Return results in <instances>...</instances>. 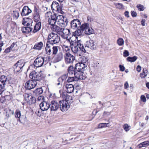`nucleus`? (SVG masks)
Here are the masks:
<instances>
[{
    "label": "nucleus",
    "instance_id": "1",
    "mask_svg": "<svg viewBox=\"0 0 149 149\" xmlns=\"http://www.w3.org/2000/svg\"><path fill=\"white\" fill-rule=\"evenodd\" d=\"M84 31L86 35H90L94 33V30L89 26V24L87 23L82 24L79 27V29L75 31L72 35L70 33V29H66V33H68L66 35V41L67 43L70 44L72 50L74 52H78V48L83 52H86L83 45L81 44V41L80 40L77 39L78 37L77 36L82 35Z\"/></svg>",
    "mask_w": 149,
    "mask_h": 149
},
{
    "label": "nucleus",
    "instance_id": "2",
    "mask_svg": "<svg viewBox=\"0 0 149 149\" xmlns=\"http://www.w3.org/2000/svg\"><path fill=\"white\" fill-rule=\"evenodd\" d=\"M74 67L75 70L78 74V77L82 80L85 79L86 78V76L85 74L84 73V72L87 69V65L85 63L79 62L75 64Z\"/></svg>",
    "mask_w": 149,
    "mask_h": 149
},
{
    "label": "nucleus",
    "instance_id": "3",
    "mask_svg": "<svg viewBox=\"0 0 149 149\" xmlns=\"http://www.w3.org/2000/svg\"><path fill=\"white\" fill-rule=\"evenodd\" d=\"M60 40V38L58 35L57 34L52 33L48 35L47 43L53 45L58 43Z\"/></svg>",
    "mask_w": 149,
    "mask_h": 149
},
{
    "label": "nucleus",
    "instance_id": "4",
    "mask_svg": "<svg viewBox=\"0 0 149 149\" xmlns=\"http://www.w3.org/2000/svg\"><path fill=\"white\" fill-rule=\"evenodd\" d=\"M30 78L31 80H33L36 81H40L43 80L44 77L41 72H36L35 71H33L31 72L29 75Z\"/></svg>",
    "mask_w": 149,
    "mask_h": 149
},
{
    "label": "nucleus",
    "instance_id": "5",
    "mask_svg": "<svg viewBox=\"0 0 149 149\" xmlns=\"http://www.w3.org/2000/svg\"><path fill=\"white\" fill-rule=\"evenodd\" d=\"M51 19H50L56 21L58 24L61 26H64L65 25L64 23L65 21L64 20V17L62 15H59L56 16V14L54 13L53 15H51Z\"/></svg>",
    "mask_w": 149,
    "mask_h": 149
},
{
    "label": "nucleus",
    "instance_id": "6",
    "mask_svg": "<svg viewBox=\"0 0 149 149\" xmlns=\"http://www.w3.org/2000/svg\"><path fill=\"white\" fill-rule=\"evenodd\" d=\"M62 28H60L58 26L54 25L51 27V29L53 31L59 33L63 38H65V35L63 31L65 30L64 26Z\"/></svg>",
    "mask_w": 149,
    "mask_h": 149
},
{
    "label": "nucleus",
    "instance_id": "7",
    "mask_svg": "<svg viewBox=\"0 0 149 149\" xmlns=\"http://www.w3.org/2000/svg\"><path fill=\"white\" fill-rule=\"evenodd\" d=\"M24 100L26 101L28 104H31L35 103L36 99L32 96L31 95L26 93L24 94Z\"/></svg>",
    "mask_w": 149,
    "mask_h": 149
},
{
    "label": "nucleus",
    "instance_id": "8",
    "mask_svg": "<svg viewBox=\"0 0 149 149\" xmlns=\"http://www.w3.org/2000/svg\"><path fill=\"white\" fill-rule=\"evenodd\" d=\"M22 61L21 60H19L15 65L13 67L14 73L20 72L22 70V68L24 65L22 63Z\"/></svg>",
    "mask_w": 149,
    "mask_h": 149
},
{
    "label": "nucleus",
    "instance_id": "9",
    "mask_svg": "<svg viewBox=\"0 0 149 149\" xmlns=\"http://www.w3.org/2000/svg\"><path fill=\"white\" fill-rule=\"evenodd\" d=\"M37 84V81L33 80H30L27 81L25 85L26 89L31 90L34 88Z\"/></svg>",
    "mask_w": 149,
    "mask_h": 149
},
{
    "label": "nucleus",
    "instance_id": "10",
    "mask_svg": "<svg viewBox=\"0 0 149 149\" xmlns=\"http://www.w3.org/2000/svg\"><path fill=\"white\" fill-rule=\"evenodd\" d=\"M81 22L79 19H74L70 22L71 28L73 29H77V30L79 29V27L81 26Z\"/></svg>",
    "mask_w": 149,
    "mask_h": 149
},
{
    "label": "nucleus",
    "instance_id": "11",
    "mask_svg": "<svg viewBox=\"0 0 149 149\" xmlns=\"http://www.w3.org/2000/svg\"><path fill=\"white\" fill-rule=\"evenodd\" d=\"M44 62V59L43 57H38L35 60L33 65L37 68L40 67L43 65Z\"/></svg>",
    "mask_w": 149,
    "mask_h": 149
},
{
    "label": "nucleus",
    "instance_id": "12",
    "mask_svg": "<svg viewBox=\"0 0 149 149\" xmlns=\"http://www.w3.org/2000/svg\"><path fill=\"white\" fill-rule=\"evenodd\" d=\"M40 10L36 6H35L33 17L35 21L38 22L40 18Z\"/></svg>",
    "mask_w": 149,
    "mask_h": 149
},
{
    "label": "nucleus",
    "instance_id": "13",
    "mask_svg": "<svg viewBox=\"0 0 149 149\" xmlns=\"http://www.w3.org/2000/svg\"><path fill=\"white\" fill-rule=\"evenodd\" d=\"M97 45L95 41L91 40L87 41L85 43V48H89L91 49H95L96 48Z\"/></svg>",
    "mask_w": 149,
    "mask_h": 149
},
{
    "label": "nucleus",
    "instance_id": "14",
    "mask_svg": "<svg viewBox=\"0 0 149 149\" xmlns=\"http://www.w3.org/2000/svg\"><path fill=\"white\" fill-rule=\"evenodd\" d=\"M77 72L75 70V67L74 68L73 66L70 65L68 66L67 75H70L74 74L75 77H79L78 74L77 73Z\"/></svg>",
    "mask_w": 149,
    "mask_h": 149
},
{
    "label": "nucleus",
    "instance_id": "15",
    "mask_svg": "<svg viewBox=\"0 0 149 149\" xmlns=\"http://www.w3.org/2000/svg\"><path fill=\"white\" fill-rule=\"evenodd\" d=\"M40 109L43 111H46L48 110L50 106V104L46 102H42L40 104Z\"/></svg>",
    "mask_w": 149,
    "mask_h": 149
},
{
    "label": "nucleus",
    "instance_id": "16",
    "mask_svg": "<svg viewBox=\"0 0 149 149\" xmlns=\"http://www.w3.org/2000/svg\"><path fill=\"white\" fill-rule=\"evenodd\" d=\"M31 10L27 6H24L22 9L21 13V15L23 16L28 15L31 13Z\"/></svg>",
    "mask_w": 149,
    "mask_h": 149
},
{
    "label": "nucleus",
    "instance_id": "17",
    "mask_svg": "<svg viewBox=\"0 0 149 149\" xmlns=\"http://www.w3.org/2000/svg\"><path fill=\"white\" fill-rule=\"evenodd\" d=\"M75 57L69 52L66 53V64L72 63Z\"/></svg>",
    "mask_w": 149,
    "mask_h": 149
},
{
    "label": "nucleus",
    "instance_id": "18",
    "mask_svg": "<svg viewBox=\"0 0 149 149\" xmlns=\"http://www.w3.org/2000/svg\"><path fill=\"white\" fill-rule=\"evenodd\" d=\"M51 104L50 108L51 111H56L58 109L59 105L58 102L55 100L52 101L51 102Z\"/></svg>",
    "mask_w": 149,
    "mask_h": 149
},
{
    "label": "nucleus",
    "instance_id": "19",
    "mask_svg": "<svg viewBox=\"0 0 149 149\" xmlns=\"http://www.w3.org/2000/svg\"><path fill=\"white\" fill-rule=\"evenodd\" d=\"M52 9L53 10L57 11L60 9V7L58 3L56 1H53L51 6Z\"/></svg>",
    "mask_w": 149,
    "mask_h": 149
},
{
    "label": "nucleus",
    "instance_id": "20",
    "mask_svg": "<svg viewBox=\"0 0 149 149\" xmlns=\"http://www.w3.org/2000/svg\"><path fill=\"white\" fill-rule=\"evenodd\" d=\"M66 88L67 89V92L68 93H71L73 91L74 88L72 84H67L66 82Z\"/></svg>",
    "mask_w": 149,
    "mask_h": 149
},
{
    "label": "nucleus",
    "instance_id": "21",
    "mask_svg": "<svg viewBox=\"0 0 149 149\" xmlns=\"http://www.w3.org/2000/svg\"><path fill=\"white\" fill-rule=\"evenodd\" d=\"M41 27V23L39 22L37 23L34 26V29L33 31V32L35 33L39 31Z\"/></svg>",
    "mask_w": 149,
    "mask_h": 149
},
{
    "label": "nucleus",
    "instance_id": "22",
    "mask_svg": "<svg viewBox=\"0 0 149 149\" xmlns=\"http://www.w3.org/2000/svg\"><path fill=\"white\" fill-rule=\"evenodd\" d=\"M64 100H63L62 101L60 100L59 102V103L60 105V109L63 112H64L65 111V103Z\"/></svg>",
    "mask_w": 149,
    "mask_h": 149
},
{
    "label": "nucleus",
    "instance_id": "23",
    "mask_svg": "<svg viewBox=\"0 0 149 149\" xmlns=\"http://www.w3.org/2000/svg\"><path fill=\"white\" fill-rule=\"evenodd\" d=\"M43 91L42 88H38L33 91V95L36 96H38L43 93Z\"/></svg>",
    "mask_w": 149,
    "mask_h": 149
},
{
    "label": "nucleus",
    "instance_id": "24",
    "mask_svg": "<svg viewBox=\"0 0 149 149\" xmlns=\"http://www.w3.org/2000/svg\"><path fill=\"white\" fill-rule=\"evenodd\" d=\"M32 30V28L29 27H22V31L24 33H28Z\"/></svg>",
    "mask_w": 149,
    "mask_h": 149
},
{
    "label": "nucleus",
    "instance_id": "25",
    "mask_svg": "<svg viewBox=\"0 0 149 149\" xmlns=\"http://www.w3.org/2000/svg\"><path fill=\"white\" fill-rule=\"evenodd\" d=\"M149 145V141H146L140 143L138 145V147L139 148H141L143 147H147Z\"/></svg>",
    "mask_w": 149,
    "mask_h": 149
},
{
    "label": "nucleus",
    "instance_id": "26",
    "mask_svg": "<svg viewBox=\"0 0 149 149\" xmlns=\"http://www.w3.org/2000/svg\"><path fill=\"white\" fill-rule=\"evenodd\" d=\"M79 80H82L81 79H80V78L78 77H69L67 80L68 83L72 82L74 81H77Z\"/></svg>",
    "mask_w": 149,
    "mask_h": 149
},
{
    "label": "nucleus",
    "instance_id": "27",
    "mask_svg": "<svg viewBox=\"0 0 149 149\" xmlns=\"http://www.w3.org/2000/svg\"><path fill=\"white\" fill-rule=\"evenodd\" d=\"M43 43L40 42L36 44L34 46L33 49H36L40 50L42 48L43 46Z\"/></svg>",
    "mask_w": 149,
    "mask_h": 149
},
{
    "label": "nucleus",
    "instance_id": "28",
    "mask_svg": "<svg viewBox=\"0 0 149 149\" xmlns=\"http://www.w3.org/2000/svg\"><path fill=\"white\" fill-rule=\"evenodd\" d=\"M49 44H48L47 42L46 46L45 47V49L47 54L50 55L51 53V49L50 48V46L49 45Z\"/></svg>",
    "mask_w": 149,
    "mask_h": 149
},
{
    "label": "nucleus",
    "instance_id": "29",
    "mask_svg": "<svg viewBox=\"0 0 149 149\" xmlns=\"http://www.w3.org/2000/svg\"><path fill=\"white\" fill-rule=\"evenodd\" d=\"M63 58V55L61 52H59L56 58V62H58L61 61Z\"/></svg>",
    "mask_w": 149,
    "mask_h": 149
},
{
    "label": "nucleus",
    "instance_id": "30",
    "mask_svg": "<svg viewBox=\"0 0 149 149\" xmlns=\"http://www.w3.org/2000/svg\"><path fill=\"white\" fill-rule=\"evenodd\" d=\"M148 71L146 68H143L142 71V72L140 74V77L141 78H143L146 77L147 75V73Z\"/></svg>",
    "mask_w": 149,
    "mask_h": 149
},
{
    "label": "nucleus",
    "instance_id": "31",
    "mask_svg": "<svg viewBox=\"0 0 149 149\" xmlns=\"http://www.w3.org/2000/svg\"><path fill=\"white\" fill-rule=\"evenodd\" d=\"M58 81L59 82L57 84L58 85L60 84V83L62 82L63 81H64V84H65V75L64 74L61 77H59L58 79Z\"/></svg>",
    "mask_w": 149,
    "mask_h": 149
},
{
    "label": "nucleus",
    "instance_id": "32",
    "mask_svg": "<svg viewBox=\"0 0 149 149\" xmlns=\"http://www.w3.org/2000/svg\"><path fill=\"white\" fill-rule=\"evenodd\" d=\"M8 83L10 85V86H12V87L13 86H14L15 85V81L13 78L10 77H8Z\"/></svg>",
    "mask_w": 149,
    "mask_h": 149
},
{
    "label": "nucleus",
    "instance_id": "33",
    "mask_svg": "<svg viewBox=\"0 0 149 149\" xmlns=\"http://www.w3.org/2000/svg\"><path fill=\"white\" fill-rule=\"evenodd\" d=\"M137 58V57L136 56H134L133 57L130 56L128 57L127 58V61L130 62H134L135 61Z\"/></svg>",
    "mask_w": 149,
    "mask_h": 149
},
{
    "label": "nucleus",
    "instance_id": "34",
    "mask_svg": "<svg viewBox=\"0 0 149 149\" xmlns=\"http://www.w3.org/2000/svg\"><path fill=\"white\" fill-rule=\"evenodd\" d=\"M28 22H33V21L31 19L28 18H24L22 21V24L25 25V24Z\"/></svg>",
    "mask_w": 149,
    "mask_h": 149
},
{
    "label": "nucleus",
    "instance_id": "35",
    "mask_svg": "<svg viewBox=\"0 0 149 149\" xmlns=\"http://www.w3.org/2000/svg\"><path fill=\"white\" fill-rule=\"evenodd\" d=\"M116 8L119 9L123 10L124 9V6L123 5L120 3H115Z\"/></svg>",
    "mask_w": 149,
    "mask_h": 149
},
{
    "label": "nucleus",
    "instance_id": "36",
    "mask_svg": "<svg viewBox=\"0 0 149 149\" xmlns=\"http://www.w3.org/2000/svg\"><path fill=\"white\" fill-rule=\"evenodd\" d=\"M117 43L119 46H121L123 45L124 41L122 38H119L117 40Z\"/></svg>",
    "mask_w": 149,
    "mask_h": 149
},
{
    "label": "nucleus",
    "instance_id": "37",
    "mask_svg": "<svg viewBox=\"0 0 149 149\" xmlns=\"http://www.w3.org/2000/svg\"><path fill=\"white\" fill-rule=\"evenodd\" d=\"M15 117L19 118V119L21 116L20 111L18 109L15 112Z\"/></svg>",
    "mask_w": 149,
    "mask_h": 149
},
{
    "label": "nucleus",
    "instance_id": "38",
    "mask_svg": "<svg viewBox=\"0 0 149 149\" xmlns=\"http://www.w3.org/2000/svg\"><path fill=\"white\" fill-rule=\"evenodd\" d=\"M108 124H109L108 123H100L98 125V127L99 128H102L107 126V125Z\"/></svg>",
    "mask_w": 149,
    "mask_h": 149
},
{
    "label": "nucleus",
    "instance_id": "39",
    "mask_svg": "<svg viewBox=\"0 0 149 149\" xmlns=\"http://www.w3.org/2000/svg\"><path fill=\"white\" fill-rule=\"evenodd\" d=\"M13 15L14 17L17 19L19 16V13L17 11H13Z\"/></svg>",
    "mask_w": 149,
    "mask_h": 149
},
{
    "label": "nucleus",
    "instance_id": "40",
    "mask_svg": "<svg viewBox=\"0 0 149 149\" xmlns=\"http://www.w3.org/2000/svg\"><path fill=\"white\" fill-rule=\"evenodd\" d=\"M8 78L5 75H2L0 77V80H2L3 82H6L8 81Z\"/></svg>",
    "mask_w": 149,
    "mask_h": 149
},
{
    "label": "nucleus",
    "instance_id": "41",
    "mask_svg": "<svg viewBox=\"0 0 149 149\" xmlns=\"http://www.w3.org/2000/svg\"><path fill=\"white\" fill-rule=\"evenodd\" d=\"M26 120V117L25 116H22L19 118V120L20 122L22 123H24Z\"/></svg>",
    "mask_w": 149,
    "mask_h": 149
},
{
    "label": "nucleus",
    "instance_id": "42",
    "mask_svg": "<svg viewBox=\"0 0 149 149\" xmlns=\"http://www.w3.org/2000/svg\"><path fill=\"white\" fill-rule=\"evenodd\" d=\"M136 7L138 8L139 10L140 11H143L144 9L143 6L141 4L137 5L136 6Z\"/></svg>",
    "mask_w": 149,
    "mask_h": 149
},
{
    "label": "nucleus",
    "instance_id": "43",
    "mask_svg": "<svg viewBox=\"0 0 149 149\" xmlns=\"http://www.w3.org/2000/svg\"><path fill=\"white\" fill-rule=\"evenodd\" d=\"M52 54H53L55 55L58 52V48L57 46H54L52 48Z\"/></svg>",
    "mask_w": 149,
    "mask_h": 149
},
{
    "label": "nucleus",
    "instance_id": "44",
    "mask_svg": "<svg viewBox=\"0 0 149 149\" xmlns=\"http://www.w3.org/2000/svg\"><path fill=\"white\" fill-rule=\"evenodd\" d=\"M42 111L41 109H38L36 110L35 113L38 116H40L42 114Z\"/></svg>",
    "mask_w": 149,
    "mask_h": 149
},
{
    "label": "nucleus",
    "instance_id": "45",
    "mask_svg": "<svg viewBox=\"0 0 149 149\" xmlns=\"http://www.w3.org/2000/svg\"><path fill=\"white\" fill-rule=\"evenodd\" d=\"M56 21L54 20L50 19L49 18V24L52 26H53V25H54L56 23Z\"/></svg>",
    "mask_w": 149,
    "mask_h": 149
},
{
    "label": "nucleus",
    "instance_id": "46",
    "mask_svg": "<svg viewBox=\"0 0 149 149\" xmlns=\"http://www.w3.org/2000/svg\"><path fill=\"white\" fill-rule=\"evenodd\" d=\"M6 82L2 81V80H0V87L5 88V86L6 85Z\"/></svg>",
    "mask_w": 149,
    "mask_h": 149
},
{
    "label": "nucleus",
    "instance_id": "47",
    "mask_svg": "<svg viewBox=\"0 0 149 149\" xmlns=\"http://www.w3.org/2000/svg\"><path fill=\"white\" fill-rule=\"evenodd\" d=\"M81 59H82V60L80 63H81L85 64L86 62L87 61V58L85 56L81 57Z\"/></svg>",
    "mask_w": 149,
    "mask_h": 149
},
{
    "label": "nucleus",
    "instance_id": "48",
    "mask_svg": "<svg viewBox=\"0 0 149 149\" xmlns=\"http://www.w3.org/2000/svg\"><path fill=\"white\" fill-rule=\"evenodd\" d=\"M9 109H6L4 110L6 113V116L7 117H9L10 116V112H9L8 111Z\"/></svg>",
    "mask_w": 149,
    "mask_h": 149
},
{
    "label": "nucleus",
    "instance_id": "49",
    "mask_svg": "<svg viewBox=\"0 0 149 149\" xmlns=\"http://www.w3.org/2000/svg\"><path fill=\"white\" fill-rule=\"evenodd\" d=\"M129 53L128 51L126 50H125L123 52V56L124 57H126L129 56Z\"/></svg>",
    "mask_w": 149,
    "mask_h": 149
},
{
    "label": "nucleus",
    "instance_id": "50",
    "mask_svg": "<svg viewBox=\"0 0 149 149\" xmlns=\"http://www.w3.org/2000/svg\"><path fill=\"white\" fill-rule=\"evenodd\" d=\"M129 126L127 124H125L123 126V128L124 130L126 131H128L129 130Z\"/></svg>",
    "mask_w": 149,
    "mask_h": 149
},
{
    "label": "nucleus",
    "instance_id": "51",
    "mask_svg": "<svg viewBox=\"0 0 149 149\" xmlns=\"http://www.w3.org/2000/svg\"><path fill=\"white\" fill-rule=\"evenodd\" d=\"M141 99L143 102H146V100L145 96L143 95H142L141 96Z\"/></svg>",
    "mask_w": 149,
    "mask_h": 149
},
{
    "label": "nucleus",
    "instance_id": "52",
    "mask_svg": "<svg viewBox=\"0 0 149 149\" xmlns=\"http://www.w3.org/2000/svg\"><path fill=\"white\" fill-rule=\"evenodd\" d=\"M119 68H120V70L121 71H124L125 70V67L123 65H119Z\"/></svg>",
    "mask_w": 149,
    "mask_h": 149
},
{
    "label": "nucleus",
    "instance_id": "53",
    "mask_svg": "<svg viewBox=\"0 0 149 149\" xmlns=\"http://www.w3.org/2000/svg\"><path fill=\"white\" fill-rule=\"evenodd\" d=\"M57 12L61 13L62 14H63L64 13V12L63 11L62 6L61 5V7L60 8V9H59L57 11Z\"/></svg>",
    "mask_w": 149,
    "mask_h": 149
},
{
    "label": "nucleus",
    "instance_id": "54",
    "mask_svg": "<svg viewBox=\"0 0 149 149\" xmlns=\"http://www.w3.org/2000/svg\"><path fill=\"white\" fill-rule=\"evenodd\" d=\"M131 15L132 17H134L136 16L137 14L134 11H132L131 12Z\"/></svg>",
    "mask_w": 149,
    "mask_h": 149
},
{
    "label": "nucleus",
    "instance_id": "55",
    "mask_svg": "<svg viewBox=\"0 0 149 149\" xmlns=\"http://www.w3.org/2000/svg\"><path fill=\"white\" fill-rule=\"evenodd\" d=\"M68 95H67L66 94V109L68 108V105L67 104H68V100H67V97H68Z\"/></svg>",
    "mask_w": 149,
    "mask_h": 149
},
{
    "label": "nucleus",
    "instance_id": "56",
    "mask_svg": "<svg viewBox=\"0 0 149 149\" xmlns=\"http://www.w3.org/2000/svg\"><path fill=\"white\" fill-rule=\"evenodd\" d=\"M87 22H90L91 21H93V19L91 17L88 16L87 17Z\"/></svg>",
    "mask_w": 149,
    "mask_h": 149
},
{
    "label": "nucleus",
    "instance_id": "57",
    "mask_svg": "<svg viewBox=\"0 0 149 149\" xmlns=\"http://www.w3.org/2000/svg\"><path fill=\"white\" fill-rule=\"evenodd\" d=\"M141 70V67L139 65H138L136 68V70L138 72H140Z\"/></svg>",
    "mask_w": 149,
    "mask_h": 149
},
{
    "label": "nucleus",
    "instance_id": "58",
    "mask_svg": "<svg viewBox=\"0 0 149 149\" xmlns=\"http://www.w3.org/2000/svg\"><path fill=\"white\" fill-rule=\"evenodd\" d=\"M124 88L125 89H127L129 87V84L127 82H126L124 84Z\"/></svg>",
    "mask_w": 149,
    "mask_h": 149
},
{
    "label": "nucleus",
    "instance_id": "59",
    "mask_svg": "<svg viewBox=\"0 0 149 149\" xmlns=\"http://www.w3.org/2000/svg\"><path fill=\"white\" fill-rule=\"evenodd\" d=\"M44 98V97L42 96H40L37 98V100L38 101H40L41 100H43Z\"/></svg>",
    "mask_w": 149,
    "mask_h": 149
},
{
    "label": "nucleus",
    "instance_id": "60",
    "mask_svg": "<svg viewBox=\"0 0 149 149\" xmlns=\"http://www.w3.org/2000/svg\"><path fill=\"white\" fill-rule=\"evenodd\" d=\"M129 12L127 11H125L124 13V15L125 16L127 17H129Z\"/></svg>",
    "mask_w": 149,
    "mask_h": 149
},
{
    "label": "nucleus",
    "instance_id": "61",
    "mask_svg": "<svg viewBox=\"0 0 149 149\" xmlns=\"http://www.w3.org/2000/svg\"><path fill=\"white\" fill-rule=\"evenodd\" d=\"M32 22H28L26 23V24H25V25H26L27 26V27L30 26H31L32 25Z\"/></svg>",
    "mask_w": 149,
    "mask_h": 149
},
{
    "label": "nucleus",
    "instance_id": "62",
    "mask_svg": "<svg viewBox=\"0 0 149 149\" xmlns=\"http://www.w3.org/2000/svg\"><path fill=\"white\" fill-rule=\"evenodd\" d=\"M11 50L9 47L6 49L5 50V52L6 53H7L10 52V51Z\"/></svg>",
    "mask_w": 149,
    "mask_h": 149
},
{
    "label": "nucleus",
    "instance_id": "63",
    "mask_svg": "<svg viewBox=\"0 0 149 149\" xmlns=\"http://www.w3.org/2000/svg\"><path fill=\"white\" fill-rule=\"evenodd\" d=\"M145 20L143 19L141 21V24L143 26H145Z\"/></svg>",
    "mask_w": 149,
    "mask_h": 149
},
{
    "label": "nucleus",
    "instance_id": "64",
    "mask_svg": "<svg viewBox=\"0 0 149 149\" xmlns=\"http://www.w3.org/2000/svg\"><path fill=\"white\" fill-rule=\"evenodd\" d=\"M15 45V44L14 42L9 47L11 50H12L13 48L14 47Z\"/></svg>",
    "mask_w": 149,
    "mask_h": 149
}]
</instances>
